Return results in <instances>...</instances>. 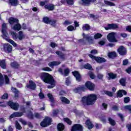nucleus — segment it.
Returning a JSON list of instances; mask_svg holds the SVG:
<instances>
[{"instance_id":"obj_22","label":"nucleus","mask_w":131,"mask_h":131,"mask_svg":"<svg viewBox=\"0 0 131 131\" xmlns=\"http://www.w3.org/2000/svg\"><path fill=\"white\" fill-rule=\"evenodd\" d=\"M107 56L110 59H115L117 57V53L115 51L110 52L108 53Z\"/></svg>"},{"instance_id":"obj_29","label":"nucleus","mask_w":131,"mask_h":131,"mask_svg":"<svg viewBox=\"0 0 131 131\" xmlns=\"http://www.w3.org/2000/svg\"><path fill=\"white\" fill-rule=\"evenodd\" d=\"M9 2L12 7H17L19 5V1L18 0H9Z\"/></svg>"},{"instance_id":"obj_33","label":"nucleus","mask_w":131,"mask_h":131,"mask_svg":"<svg viewBox=\"0 0 131 131\" xmlns=\"http://www.w3.org/2000/svg\"><path fill=\"white\" fill-rule=\"evenodd\" d=\"M91 26L89 24H85L83 25L82 29L83 31H89V30H91Z\"/></svg>"},{"instance_id":"obj_44","label":"nucleus","mask_w":131,"mask_h":131,"mask_svg":"<svg viewBox=\"0 0 131 131\" xmlns=\"http://www.w3.org/2000/svg\"><path fill=\"white\" fill-rule=\"evenodd\" d=\"M102 36H103L102 34L97 33L94 35V39H99V38H101Z\"/></svg>"},{"instance_id":"obj_50","label":"nucleus","mask_w":131,"mask_h":131,"mask_svg":"<svg viewBox=\"0 0 131 131\" xmlns=\"http://www.w3.org/2000/svg\"><path fill=\"white\" fill-rule=\"evenodd\" d=\"M100 119L103 122V123H106V116L104 115H102L100 117Z\"/></svg>"},{"instance_id":"obj_1","label":"nucleus","mask_w":131,"mask_h":131,"mask_svg":"<svg viewBox=\"0 0 131 131\" xmlns=\"http://www.w3.org/2000/svg\"><path fill=\"white\" fill-rule=\"evenodd\" d=\"M98 97L95 94H91L86 96H84L82 97L81 103L84 107L85 106H91L94 105L97 101Z\"/></svg>"},{"instance_id":"obj_28","label":"nucleus","mask_w":131,"mask_h":131,"mask_svg":"<svg viewBox=\"0 0 131 131\" xmlns=\"http://www.w3.org/2000/svg\"><path fill=\"white\" fill-rule=\"evenodd\" d=\"M57 128L58 131H63L65 129V125L63 123H59L57 124Z\"/></svg>"},{"instance_id":"obj_51","label":"nucleus","mask_w":131,"mask_h":131,"mask_svg":"<svg viewBox=\"0 0 131 131\" xmlns=\"http://www.w3.org/2000/svg\"><path fill=\"white\" fill-rule=\"evenodd\" d=\"M66 3L69 6H73L74 5V0H66Z\"/></svg>"},{"instance_id":"obj_48","label":"nucleus","mask_w":131,"mask_h":131,"mask_svg":"<svg viewBox=\"0 0 131 131\" xmlns=\"http://www.w3.org/2000/svg\"><path fill=\"white\" fill-rule=\"evenodd\" d=\"M70 73V70L69 68H66L64 70V76H68Z\"/></svg>"},{"instance_id":"obj_34","label":"nucleus","mask_w":131,"mask_h":131,"mask_svg":"<svg viewBox=\"0 0 131 131\" xmlns=\"http://www.w3.org/2000/svg\"><path fill=\"white\" fill-rule=\"evenodd\" d=\"M0 67L2 69H7V64H6V60L5 59L0 60Z\"/></svg>"},{"instance_id":"obj_27","label":"nucleus","mask_w":131,"mask_h":131,"mask_svg":"<svg viewBox=\"0 0 131 131\" xmlns=\"http://www.w3.org/2000/svg\"><path fill=\"white\" fill-rule=\"evenodd\" d=\"M83 38H85L86 40H88V42H93L94 41V39L93 38L88 35H85V33L83 34Z\"/></svg>"},{"instance_id":"obj_4","label":"nucleus","mask_w":131,"mask_h":131,"mask_svg":"<svg viewBox=\"0 0 131 131\" xmlns=\"http://www.w3.org/2000/svg\"><path fill=\"white\" fill-rule=\"evenodd\" d=\"M89 57L91 58L92 60H95L97 62V63H105V62H107V60L103 57H101L100 56H95L93 54H89Z\"/></svg>"},{"instance_id":"obj_60","label":"nucleus","mask_w":131,"mask_h":131,"mask_svg":"<svg viewBox=\"0 0 131 131\" xmlns=\"http://www.w3.org/2000/svg\"><path fill=\"white\" fill-rule=\"evenodd\" d=\"M67 29L68 31H73V30H74V27L72 25L69 26L67 27Z\"/></svg>"},{"instance_id":"obj_53","label":"nucleus","mask_w":131,"mask_h":131,"mask_svg":"<svg viewBox=\"0 0 131 131\" xmlns=\"http://www.w3.org/2000/svg\"><path fill=\"white\" fill-rule=\"evenodd\" d=\"M66 85H70L71 82L70 81V77L66 78L65 81Z\"/></svg>"},{"instance_id":"obj_23","label":"nucleus","mask_w":131,"mask_h":131,"mask_svg":"<svg viewBox=\"0 0 131 131\" xmlns=\"http://www.w3.org/2000/svg\"><path fill=\"white\" fill-rule=\"evenodd\" d=\"M60 64L61 62L60 61H54L50 62L48 63V66L51 68H54V66H58V65H60Z\"/></svg>"},{"instance_id":"obj_20","label":"nucleus","mask_w":131,"mask_h":131,"mask_svg":"<svg viewBox=\"0 0 131 131\" xmlns=\"http://www.w3.org/2000/svg\"><path fill=\"white\" fill-rule=\"evenodd\" d=\"M8 22L10 25H13L15 23H19V19L15 17H11L8 19Z\"/></svg>"},{"instance_id":"obj_47","label":"nucleus","mask_w":131,"mask_h":131,"mask_svg":"<svg viewBox=\"0 0 131 131\" xmlns=\"http://www.w3.org/2000/svg\"><path fill=\"white\" fill-rule=\"evenodd\" d=\"M57 21H58L57 20L51 19L50 20V23L49 24H50V25H51L53 27H55L56 23H57Z\"/></svg>"},{"instance_id":"obj_16","label":"nucleus","mask_w":131,"mask_h":131,"mask_svg":"<svg viewBox=\"0 0 131 131\" xmlns=\"http://www.w3.org/2000/svg\"><path fill=\"white\" fill-rule=\"evenodd\" d=\"M21 116H23V112H15L9 116V118L12 119L15 117H21Z\"/></svg>"},{"instance_id":"obj_10","label":"nucleus","mask_w":131,"mask_h":131,"mask_svg":"<svg viewBox=\"0 0 131 131\" xmlns=\"http://www.w3.org/2000/svg\"><path fill=\"white\" fill-rule=\"evenodd\" d=\"M73 75L75 77L76 80L78 82H80L82 80V77H81V75L79 73V71H74L72 72Z\"/></svg>"},{"instance_id":"obj_25","label":"nucleus","mask_w":131,"mask_h":131,"mask_svg":"<svg viewBox=\"0 0 131 131\" xmlns=\"http://www.w3.org/2000/svg\"><path fill=\"white\" fill-rule=\"evenodd\" d=\"M21 28H22V26H21L19 23H16L13 27V29L15 30V31H20Z\"/></svg>"},{"instance_id":"obj_39","label":"nucleus","mask_w":131,"mask_h":131,"mask_svg":"<svg viewBox=\"0 0 131 131\" xmlns=\"http://www.w3.org/2000/svg\"><path fill=\"white\" fill-rule=\"evenodd\" d=\"M27 117L29 118V119H34V115L31 111H29L28 113L27 114Z\"/></svg>"},{"instance_id":"obj_18","label":"nucleus","mask_w":131,"mask_h":131,"mask_svg":"<svg viewBox=\"0 0 131 131\" xmlns=\"http://www.w3.org/2000/svg\"><path fill=\"white\" fill-rule=\"evenodd\" d=\"M7 24H6V23L2 24V32L3 36L5 37H7V34H8V33L7 32Z\"/></svg>"},{"instance_id":"obj_64","label":"nucleus","mask_w":131,"mask_h":131,"mask_svg":"<svg viewBox=\"0 0 131 131\" xmlns=\"http://www.w3.org/2000/svg\"><path fill=\"white\" fill-rule=\"evenodd\" d=\"M35 118H37V119H40L41 118V116H40V114L38 113H35Z\"/></svg>"},{"instance_id":"obj_30","label":"nucleus","mask_w":131,"mask_h":131,"mask_svg":"<svg viewBox=\"0 0 131 131\" xmlns=\"http://www.w3.org/2000/svg\"><path fill=\"white\" fill-rule=\"evenodd\" d=\"M60 100H61L62 103L67 104H70V100L65 97H61Z\"/></svg>"},{"instance_id":"obj_3","label":"nucleus","mask_w":131,"mask_h":131,"mask_svg":"<svg viewBox=\"0 0 131 131\" xmlns=\"http://www.w3.org/2000/svg\"><path fill=\"white\" fill-rule=\"evenodd\" d=\"M52 118L50 117H46L40 122V125L42 127H47L52 124Z\"/></svg>"},{"instance_id":"obj_12","label":"nucleus","mask_w":131,"mask_h":131,"mask_svg":"<svg viewBox=\"0 0 131 131\" xmlns=\"http://www.w3.org/2000/svg\"><path fill=\"white\" fill-rule=\"evenodd\" d=\"M26 87L27 89H30V90H32L34 91L36 89V84L33 81L30 80L29 81V84H27Z\"/></svg>"},{"instance_id":"obj_5","label":"nucleus","mask_w":131,"mask_h":131,"mask_svg":"<svg viewBox=\"0 0 131 131\" xmlns=\"http://www.w3.org/2000/svg\"><path fill=\"white\" fill-rule=\"evenodd\" d=\"M8 106H9L12 110H14L15 111H17L18 109H19V103L17 102H14L12 100H10L7 102Z\"/></svg>"},{"instance_id":"obj_54","label":"nucleus","mask_w":131,"mask_h":131,"mask_svg":"<svg viewBox=\"0 0 131 131\" xmlns=\"http://www.w3.org/2000/svg\"><path fill=\"white\" fill-rule=\"evenodd\" d=\"M11 34L12 35V37L13 39L16 40L18 38V34H17V33L13 32L11 33Z\"/></svg>"},{"instance_id":"obj_57","label":"nucleus","mask_w":131,"mask_h":131,"mask_svg":"<svg viewBox=\"0 0 131 131\" xmlns=\"http://www.w3.org/2000/svg\"><path fill=\"white\" fill-rule=\"evenodd\" d=\"M130 101V99L129 98V97H125L124 98V102L125 104H127V103H128L129 101Z\"/></svg>"},{"instance_id":"obj_32","label":"nucleus","mask_w":131,"mask_h":131,"mask_svg":"<svg viewBox=\"0 0 131 131\" xmlns=\"http://www.w3.org/2000/svg\"><path fill=\"white\" fill-rule=\"evenodd\" d=\"M11 91H12L13 93L14 94V98H18L19 97V91H18L16 88L12 87Z\"/></svg>"},{"instance_id":"obj_42","label":"nucleus","mask_w":131,"mask_h":131,"mask_svg":"<svg viewBox=\"0 0 131 131\" xmlns=\"http://www.w3.org/2000/svg\"><path fill=\"white\" fill-rule=\"evenodd\" d=\"M47 96L51 103H55V99H54V97L52 94L48 93Z\"/></svg>"},{"instance_id":"obj_52","label":"nucleus","mask_w":131,"mask_h":131,"mask_svg":"<svg viewBox=\"0 0 131 131\" xmlns=\"http://www.w3.org/2000/svg\"><path fill=\"white\" fill-rule=\"evenodd\" d=\"M119 82L122 86H125V80L124 78H121Z\"/></svg>"},{"instance_id":"obj_46","label":"nucleus","mask_w":131,"mask_h":131,"mask_svg":"<svg viewBox=\"0 0 131 131\" xmlns=\"http://www.w3.org/2000/svg\"><path fill=\"white\" fill-rule=\"evenodd\" d=\"M63 120L65 122L67 123L69 125H71V124H72V121L69 118H64Z\"/></svg>"},{"instance_id":"obj_31","label":"nucleus","mask_w":131,"mask_h":131,"mask_svg":"<svg viewBox=\"0 0 131 131\" xmlns=\"http://www.w3.org/2000/svg\"><path fill=\"white\" fill-rule=\"evenodd\" d=\"M48 84H50L47 86L48 89H53L56 86V80H54L53 81H51V82H49L47 83Z\"/></svg>"},{"instance_id":"obj_61","label":"nucleus","mask_w":131,"mask_h":131,"mask_svg":"<svg viewBox=\"0 0 131 131\" xmlns=\"http://www.w3.org/2000/svg\"><path fill=\"white\" fill-rule=\"evenodd\" d=\"M0 83L3 84L4 83V76H3V74L0 73Z\"/></svg>"},{"instance_id":"obj_62","label":"nucleus","mask_w":131,"mask_h":131,"mask_svg":"<svg viewBox=\"0 0 131 131\" xmlns=\"http://www.w3.org/2000/svg\"><path fill=\"white\" fill-rule=\"evenodd\" d=\"M70 24H72V21H70L68 20H66L63 23V25H70Z\"/></svg>"},{"instance_id":"obj_43","label":"nucleus","mask_w":131,"mask_h":131,"mask_svg":"<svg viewBox=\"0 0 131 131\" xmlns=\"http://www.w3.org/2000/svg\"><path fill=\"white\" fill-rule=\"evenodd\" d=\"M83 67L84 69H88V70H92V69H93V67L89 64V63L85 64Z\"/></svg>"},{"instance_id":"obj_21","label":"nucleus","mask_w":131,"mask_h":131,"mask_svg":"<svg viewBox=\"0 0 131 131\" xmlns=\"http://www.w3.org/2000/svg\"><path fill=\"white\" fill-rule=\"evenodd\" d=\"M44 8L45 10H48V11H54L55 10V6L53 4H46Z\"/></svg>"},{"instance_id":"obj_7","label":"nucleus","mask_w":131,"mask_h":131,"mask_svg":"<svg viewBox=\"0 0 131 131\" xmlns=\"http://www.w3.org/2000/svg\"><path fill=\"white\" fill-rule=\"evenodd\" d=\"M85 88L87 90H89V91H90L91 92H93V91H95V84L92 81H87L85 83Z\"/></svg>"},{"instance_id":"obj_6","label":"nucleus","mask_w":131,"mask_h":131,"mask_svg":"<svg viewBox=\"0 0 131 131\" xmlns=\"http://www.w3.org/2000/svg\"><path fill=\"white\" fill-rule=\"evenodd\" d=\"M116 34V33L115 32H111L107 35V39L110 42H117L118 40L115 36Z\"/></svg>"},{"instance_id":"obj_59","label":"nucleus","mask_w":131,"mask_h":131,"mask_svg":"<svg viewBox=\"0 0 131 131\" xmlns=\"http://www.w3.org/2000/svg\"><path fill=\"white\" fill-rule=\"evenodd\" d=\"M19 122H21V123H22V124H23L24 125H27V122L23 120V119L22 118L19 119Z\"/></svg>"},{"instance_id":"obj_49","label":"nucleus","mask_w":131,"mask_h":131,"mask_svg":"<svg viewBox=\"0 0 131 131\" xmlns=\"http://www.w3.org/2000/svg\"><path fill=\"white\" fill-rule=\"evenodd\" d=\"M9 98V94L7 93H5L2 96L1 99L3 100H7Z\"/></svg>"},{"instance_id":"obj_58","label":"nucleus","mask_w":131,"mask_h":131,"mask_svg":"<svg viewBox=\"0 0 131 131\" xmlns=\"http://www.w3.org/2000/svg\"><path fill=\"white\" fill-rule=\"evenodd\" d=\"M89 75L91 79H95V76L93 72H90V73H89Z\"/></svg>"},{"instance_id":"obj_14","label":"nucleus","mask_w":131,"mask_h":131,"mask_svg":"<svg viewBox=\"0 0 131 131\" xmlns=\"http://www.w3.org/2000/svg\"><path fill=\"white\" fill-rule=\"evenodd\" d=\"M82 6L85 7H90L92 4L96 3L97 0H81Z\"/></svg>"},{"instance_id":"obj_11","label":"nucleus","mask_w":131,"mask_h":131,"mask_svg":"<svg viewBox=\"0 0 131 131\" xmlns=\"http://www.w3.org/2000/svg\"><path fill=\"white\" fill-rule=\"evenodd\" d=\"M71 131H83V127L80 124H75L71 127Z\"/></svg>"},{"instance_id":"obj_55","label":"nucleus","mask_w":131,"mask_h":131,"mask_svg":"<svg viewBox=\"0 0 131 131\" xmlns=\"http://www.w3.org/2000/svg\"><path fill=\"white\" fill-rule=\"evenodd\" d=\"M15 126L17 129H18V130L22 129V126H21V125H20V124L18 122H16L15 123Z\"/></svg>"},{"instance_id":"obj_45","label":"nucleus","mask_w":131,"mask_h":131,"mask_svg":"<svg viewBox=\"0 0 131 131\" xmlns=\"http://www.w3.org/2000/svg\"><path fill=\"white\" fill-rule=\"evenodd\" d=\"M7 41L11 43L12 46H13L14 47H17L18 45L14 41V40L11 39H8Z\"/></svg>"},{"instance_id":"obj_24","label":"nucleus","mask_w":131,"mask_h":131,"mask_svg":"<svg viewBox=\"0 0 131 131\" xmlns=\"http://www.w3.org/2000/svg\"><path fill=\"white\" fill-rule=\"evenodd\" d=\"M10 66L12 68H14V69H19L20 68V64L17 62V61H13L11 62Z\"/></svg>"},{"instance_id":"obj_13","label":"nucleus","mask_w":131,"mask_h":131,"mask_svg":"<svg viewBox=\"0 0 131 131\" xmlns=\"http://www.w3.org/2000/svg\"><path fill=\"white\" fill-rule=\"evenodd\" d=\"M117 29H118V25L116 24H108L107 27H104L105 30H114Z\"/></svg>"},{"instance_id":"obj_17","label":"nucleus","mask_w":131,"mask_h":131,"mask_svg":"<svg viewBox=\"0 0 131 131\" xmlns=\"http://www.w3.org/2000/svg\"><path fill=\"white\" fill-rule=\"evenodd\" d=\"M55 53L56 55L58 56L59 58L62 60V61H65V60H66V55L65 54L63 53L62 51H56Z\"/></svg>"},{"instance_id":"obj_37","label":"nucleus","mask_w":131,"mask_h":131,"mask_svg":"<svg viewBox=\"0 0 131 131\" xmlns=\"http://www.w3.org/2000/svg\"><path fill=\"white\" fill-rule=\"evenodd\" d=\"M42 21L45 24H50L51 23V19L47 16H45L43 17Z\"/></svg>"},{"instance_id":"obj_8","label":"nucleus","mask_w":131,"mask_h":131,"mask_svg":"<svg viewBox=\"0 0 131 131\" xmlns=\"http://www.w3.org/2000/svg\"><path fill=\"white\" fill-rule=\"evenodd\" d=\"M120 56H125L127 54V50L123 46H120L117 50Z\"/></svg>"},{"instance_id":"obj_56","label":"nucleus","mask_w":131,"mask_h":131,"mask_svg":"<svg viewBox=\"0 0 131 131\" xmlns=\"http://www.w3.org/2000/svg\"><path fill=\"white\" fill-rule=\"evenodd\" d=\"M42 70H43V71H48V72H51V71H52V69L49 68V67H46L45 68H42Z\"/></svg>"},{"instance_id":"obj_40","label":"nucleus","mask_w":131,"mask_h":131,"mask_svg":"<svg viewBox=\"0 0 131 131\" xmlns=\"http://www.w3.org/2000/svg\"><path fill=\"white\" fill-rule=\"evenodd\" d=\"M104 3L105 5H106V6H110V7H114L115 6V4H114V3L110 1L104 0Z\"/></svg>"},{"instance_id":"obj_63","label":"nucleus","mask_w":131,"mask_h":131,"mask_svg":"<svg viewBox=\"0 0 131 131\" xmlns=\"http://www.w3.org/2000/svg\"><path fill=\"white\" fill-rule=\"evenodd\" d=\"M118 116L120 117L121 121H124V117H123V115H122V114H120V113L118 114Z\"/></svg>"},{"instance_id":"obj_9","label":"nucleus","mask_w":131,"mask_h":131,"mask_svg":"<svg viewBox=\"0 0 131 131\" xmlns=\"http://www.w3.org/2000/svg\"><path fill=\"white\" fill-rule=\"evenodd\" d=\"M3 50L5 53L10 54L13 51V46L9 43H5L3 46Z\"/></svg>"},{"instance_id":"obj_35","label":"nucleus","mask_w":131,"mask_h":131,"mask_svg":"<svg viewBox=\"0 0 131 131\" xmlns=\"http://www.w3.org/2000/svg\"><path fill=\"white\" fill-rule=\"evenodd\" d=\"M108 121L110 124H111V125H112V126H115V125H116V122L115 121V120H113V119H112V118L108 117Z\"/></svg>"},{"instance_id":"obj_15","label":"nucleus","mask_w":131,"mask_h":131,"mask_svg":"<svg viewBox=\"0 0 131 131\" xmlns=\"http://www.w3.org/2000/svg\"><path fill=\"white\" fill-rule=\"evenodd\" d=\"M123 95H124V96H126V95H127V92L125 90H119L117 92L116 97L117 98H122V97H123Z\"/></svg>"},{"instance_id":"obj_41","label":"nucleus","mask_w":131,"mask_h":131,"mask_svg":"<svg viewBox=\"0 0 131 131\" xmlns=\"http://www.w3.org/2000/svg\"><path fill=\"white\" fill-rule=\"evenodd\" d=\"M103 92H104V94H105V95H106V96H108V97H113V92L111 91L104 90Z\"/></svg>"},{"instance_id":"obj_36","label":"nucleus","mask_w":131,"mask_h":131,"mask_svg":"<svg viewBox=\"0 0 131 131\" xmlns=\"http://www.w3.org/2000/svg\"><path fill=\"white\" fill-rule=\"evenodd\" d=\"M108 75L109 79H115L117 77V75L113 73H108Z\"/></svg>"},{"instance_id":"obj_19","label":"nucleus","mask_w":131,"mask_h":131,"mask_svg":"<svg viewBox=\"0 0 131 131\" xmlns=\"http://www.w3.org/2000/svg\"><path fill=\"white\" fill-rule=\"evenodd\" d=\"M86 89L84 86H80L75 88L73 91L74 93H80V92H85Z\"/></svg>"},{"instance_id":"obj_38","label":"nucleus","mask_w":131,"mask_h":131,"mask_svg":"<svg viewBox=\"0 0 131 131\" xmlns=\"http://www.w3.org/2000/svg\"><path fill=\"white\" fill-rule=\"evenodd\" d=\"M17 38H18L19 40H22V39L24 38V34L23 33V31H20L18 32V35H17Z\"/></svg>"},{"instance_id":"obj_2","label":"nucleus","mask_w":131,"mask_h":131,"mask_svg":"<svg viewBox=\"0 0 131 131\" xmlns=\"http://www.w3.org/2000/svg\"><path fill=\"white\" fill-rule=\"evenodd\" d=\"M39 76L40 79H41L43 82H45V83H49V82L55 80L54 77L49 73L42 72L40 74Z\"/></svg>"},{"instance_id":"obj_26","label":"nucleus","mask_w":131,"mask_h":131,"mask_svg":"<svg viewBox=\"0 0 131 131\" xmlns=\"http://www.w3.org/2000/svg\"><path fill=\"white\" fill-rule=\"evenodd\" d=\"M85 125L88 126V129H92L94 127V125L92 123L90 119H87L86 120Z\"/></svg>"}]
</instances>
